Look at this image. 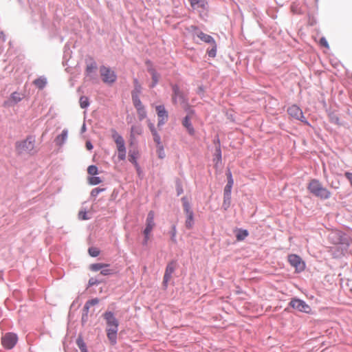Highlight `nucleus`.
<instances>
[{"label": "nucleus", "instance_id": "obj_6", "mask_svg": "<svg viewBox=\"0 0 352 352\" xmlns=\"http://www.w3.org/2000/svg\"><path fill=\"white\" fill-rule=\"evenodd\" d=\"M181 200L182 201L184 211L186 215L185 226L187 229L190 230L195 224L194 212L186 197L184 196L182 197Z\"/></svg>", "mask_w": 352, "mask_h": 352}, {"label": "nucleus", "instance_id": "obj_16", "mask_svg": "<svg viewBox=\"0 0 352 352\" xmlns=\"http://www.w3.org/2000/svg\"><path fill=\"white\" fill-rule=\"evenodd\" d=\"M227 176V184L224 187L223 190V196L231 197L232 188L234 184V179L232 177V175L230 169L226 172Z\"/></svg>", "mask_w": 352, "mask_h": 352}, {"label": "nucleus", "instance_id": "obj_13", "mask_svg": "<svg viewBox=\"0 0 352 352\" xmlns=\"http://www.w3.org/2000/svg\"><path fill=\"white\" fill-rule=\"evenodd\" d=\"M111 138L114 140L117 146L118 151L126 150L124 140L121 135L114 129L111 130Z\"/></svg>", "mask_w": 352, "mask_h": 352}, {"label": "nucleus", "instance_id": "obj_44", "mask_svg": "<svg viewBox=\"0 0 352 352\" xmlns=\"http://www.w3.org/2000/svg\"><path fill=\"white\" fill-rule=\"evenodd\" d=\"M87 173L90 175H97L98 174V168L96 165H90L87 168Z\"/></svg>", "mask_w": 352, "mask_h": 352}, {"label": "nucleus", "instance_id": "obj_2", "mask_svg": "<svg viewBox=\"0 0 352 352\" xmlns=\"http://www.w3.org/2000/svg\"><path fill=\"white\" fill-rule=\"evenodd\" d=\"M307 188L311 194L322 200L328 199L331 195V192L317 179H311Z\"/></svg>", "mask_w": 352, "mask_h": 352}, {"label": "nucleus", "instance_id": "obj_32", "mask_svg": "<svg viewBox=\"0 0 352 352\" xmlns=\"http://www.w3.org/2000/svg\"><path fill=\"white\" fill-rule=\"evenodd\" d=\"M76 343L78 347L79 348V349L80 350V351L87 349V344L85 342L81 335L78 336V337L77 338V339L76 340Z\"/></svg>", "mask_w": 352, "mask_h": 352}, {"label": "nucleus", "instance_id": "obj_22", "mask_svg": "<svg viewBox=\"0 0 352 352\" xmlns=\"http://www.w3.org/2000/svg\"><path fill=\"white\" fill-rule=\"evenodd\" d=\"M47 83V78L45 76H40L36 78L33 81V84L38 89H43L46 86Z\"/></svg>", "mask_w": 352, "mask_h": 352}, {"label": "nucleus", "instance_id": "obj_57", "mask_svg": "<svg viewBox=\"0 0 352 352\" xmlns=\"http://www.w3.org/2000/svg\"><path fill=\"white\" fill-rule=\"evenodd\" d=\"M213 143L216 146H221V142L218 135L214 137Z\"/></svg>", "mask_w": 352, "mask_h": 352}, {"label": "nucleus", "instance_id": "obj_34", "mask_svg": "<svg viewBox=\"0 0 352 352\" xmlns=\"http://www.w3.org/2000/svg\"><path fill=\"white\" fill-rule=\"evenodd\" d=\"M109 264H104V268H102L100 274L102 276H109L114 273L113 270L109 268Z\"/></svg>", "mask_w": 352, "mask_h": 352}, {"label": "nucleus", "instance_id": "obj_24", "mask_svg": "<svg viewBox=\"0 0 352 352\" xmlns=\"http://www.w3.org/2000/svg\"><path fill=\"white\" fill-rule=\"evenodd\" d=\"M249 235V232L246 229L239 228L236 230V239L238 241H243Z\"/></svg>", "mask_w": 352, "mask_h": 352}, {"label": "nucleus", "instance_id": "obj_8", "mask_svg": "<svg viewBox=\"0 0 352 352\" xmlns=\"http://www.w3.org/2000/svg\"><path fill=\"white\" fill-rule=\"evenodd\" d=\"M100 74L104 83L113 84L117 80V75L109 67L101 65L100 67Z\"/></svg>", "mask_w": 352, "mask_h": 352}, {"label": "nucleus", "instance_id": "obj_46", "mask_svg": "<svg viewBox=\"0 0 352 352\" xmlns=\"http://www.w3.org/2000/svg\"><path fill=\"white\" fill-rule=\"evenodd\" d=\"M329 119H330L331 123L336 124L338 126L342 125L340 118L336 115H334V114L330 115Z\"/></svg>", "mask_w": 352, "mask_h": 352}, {"label": "nucleus", "instance_id": "obj_14", "mask_svg": "<svg viewBox=\"0 0 352 352\" xmlns=\"http://www.w3.org/2000/svg\"><path fill=\"white\" fill-rule=\"evenodd\" d=\"M173 94L177 97L180 104L186 103L188 100V97L184 94V91L180 89L179 86L177 84L170 85Z\"/></svg>", "mask_w": 352, "mask_h": 352}, {"label": "nucleus", "instance_id": "obj_41", "mask_svg": "<svg viewBox=\"0 0 352 352\" xmlns=\"http://www.w3.org/2000/svg\"><path fill=\"white\" fill-rule=\"evenodd\" d=\"M103 282H104L103 279H99L97 278L91 277L89 280L88 287H92L94 285H98Z\"/></svg>", "mask_w": 352, "mask_h": 352}, {"label": "nucleus", "instance_id": "obj_1", "mask_svg": "<svg viewBox=\"0 0 352 352\" xmlns=\"http://www.w3.org/2000/svg\"><path fill=\"white\" fill-rule=\"evenodd\" d=\"M102 317L107 323V336L112 345L117 343V334L118 331L119 321L111 311H106Z\"/></svg>", "mask_w": 352, "mask_h": 352}, {"label": "nucleus", "instance_id": "obj_48", "mask_svg": "<svg viewBox=\"0 0 352 352\" xmlns=\"http://www.w3.org/2000/svg\"><path fill=\"white\" fill-rule=\"evenodd\" d=\"M142 85L134 87L131 91V96H140V94L142 93Z\"/></svg>", "mask_w": 352, "mask_h": 352}, {"label": "nucleus", "instance_id": "obj_15", "mask_svg": "<svg viewBox=\"0 0 352 352\" xmlns=\"http://www.w3.org/2000/svg\"><path fill=\"white\" fill-rule=\"evenodd\" d=\"M155 223L154 222V212L153 211H150L146 217V227L143 230V234H150L152 232Z\"/></svg>", "mask_w": 352, "mask_h": 352}, {"label": "nucleus", "instance_id": "obj_40", "mask_svg": "<svg viewBox=\"0 0 352 352\" xmlns=\"http://www.w3.org/2000/svg\"><path fill=\"white\" fill-rule=\"evenodd\" d=\"M136 110H137L138 118L140 121L143 120L144 118H146L147 113H146V111L144 107H142V108H139L138 109H136Z\"/></svg>", "mask_w": 352, "mask_h": 352}, {"label": "nucleus", "instance_id": "obj_45", "mask_svg": "<svg viewBox=\"0 0 352 352\" xmlns=\"http://www.w3.org/2000/svg\"><path fill=\"white\" fill-rule=\"evenodd\" d=\"M105 190L104 188H95L91 190L90 195L91 197H96L100 192H104Z\"/></svg>", "mask_w": 352, "mask_h": 352}, {"label": "nucleus", "instance_id": "obj_53", "mask_svg": "<svg viewBox=\"0 0 352 352\" xmlns=\"http://www.w3.org/2000/svg\"><path fill=\"white\" fill-rule=\"evenodd\" d=\"M118 157L120 160H124L126 158V150L118 151Z\"/></svg>", "mask_w": 352, "mask_h": 352}, {"label": "nucleus", "instance_id": "obj_9", "mask_svg": "<svg viewBox=\"0 0 352 352\" xmlns=\"http://www.w3.org/2000/svg\"><path fill=\"white\" fill-rule=\"evenodd\" d=\"M287 113L292 118L297 120H299L307 126H311V124L307 121L304 116L302 109L296 104H292L288 107Z\"/></svg>", "mask_w": 352, "mask_h": 352}, {"label": "nucleus", "instance_id": "obj_33", "mask_svg": "<svg viewBox=\"0 0 352 352\" xmlns=\"http://www.w3.org/2000/svg\"><path fill=\"white\" fill-rule=\"evenodd\" d=\"M170 236V240L173 243H177V241L176 239V234H177V228L175 224H173L171 226L170 230L169 232Z\"/></svg>", "mask_w": 352, "mask_h": 352}, {"label": "nucleus", "instance_id": "obj_35", "mask_svg": "<svg viewBox=\"0 0 352 352\" xmlns=\"http://www.w3.org/2000/svg\"><path fill=\"white\" fill-rule=\"evenodd\" d=\"M133 104L136 109L139 108L144 107V106L142 104L140 96H131Z\"/></svg>", "mask_w": 352, "mask_h": 352}, {"label": "nucleus", "instance_id": "obj_29", "mask_svg": "<svg viewBox=\"0 0 352 352\" xmlns=\"http://www.w3.org/2000/svg\"><path fill=\"white\" fill-rule=\"evenodd\" d=\"M181 105H182L184 110L190 117L195 114V111L189 104L188 100L186 101V103H182Z\"/></svg>", "mask_w": 352, "mask_h": 352}, {"label": "nucleus", "instance_id": "obj_23", "mask_svg": "<svg viewBox=\"0 0 352 352\" xmlns=\"http://www.w3.org/2000/svg\"><path fill=\"white\" fill-rule=\"evenodd\" d=\"M155 110L158 116V118H168V111H166L164 105L160 104L155 107Z\"/></svg>", "mask_w": 352, "mask_h": 352}, {"label": "nucleus", "instance_id": "obj_5", "mask_svg": "<svg viewBox=\"0 0 352 352\" xmlns=\"http://www.w3.org/2000/svg\"><path fill=\"white\" fill-rule=\"evenodd\" d=\"M31 16L34 22L41 21L43 28L49 23L43 3H30Z\"/></svg>", "mask_w": 352, "mask_h": 352}, {"label": "nucleus", "instance_id": "obj_18", "mask_svg": "<svg viewBox=\"0 0 352 352\" xmlns=\"http://www.w3.org/2000/svg\"><path fill=\"white\" fill-rule=\"evenodd\" d=\"M177 267V260L173 259L169 261L166 267L164 274L168 277H172L173 273L175 272L176 267Z\"/></svg>", "mask_w": 352, "mask_h": 352}, {"label": "nucleus", "instance_id": "obj_60", "mask_svg": "<svg viewBox=\"0 0 352 352\" xmlns=\"http://www.w3.org/2000/svg\"><path fill=\"white\" fill-rule=\"evenodd\" d=\"M144 234V239L142 241V245H146L148 243V241L149 240L150 234Z\"/></svg>", "mask_w": 352, "mask_h": 352}, {"label": "nucleus", "instance_id": "obj_52", "mask_svg": "<svg viewBox=\"0 0 352 352\" xmlns=\"http://www.w3.org/2000/svg\"><path fill=\"white\" fill-rule=\"evenodd\" d=\"M99 302V299L98 298H94L91 300H88L85 303L88 304L89 307L97 305Z\"/></svg>", "mask_w": 352, "mask_h": 352}, {"label": "nucleus", "instance_id": "obj_39", "mask_svg": "<svg viewBox=\"0 0 352 352\" xmlns=\"http://www.w3.org/2000/svg\"><path fill=\"white\" fill-rule=\"evenodd\" d=\"M175 188L177 191V195L179 196L184 192L183 186L181 180L179 179H177L175 180Z\"/></svg>", "mask_w": 352, "mask_h": 352}, {"label": "nucleus", "instance_id": "obj_37", "mask_svg": "<svg viewBox=\"0 0 352 352\" xmlns=\"http://www.w3.org/2000/svg\"><path fill=\"white\" fill-rule=\"evenodd\" d=\"M105 263H96L90 265L89 270L92 272H98L99 270L101 271L102 268H104Z\"/></svg>", "mask_w": 352, "mask_h": 352}, {"label": "nucleus", "instance_id": "obj_21", "mask_svg": "<svg viewBox=\"0 0 352 352\" xmlns=\"http://www.w3.org/2000/svg\"><path fill=\"white\" fill-rule=\"evenodd\" d=\"M190 3V6L192 9L195 10L199 8H202L203 10H206L208 2L206 0H189Z\"/></svg>", "mask_w": 352, "mask_h": 352}, {"label": "nucleus", "instance_id": "obj_4", "mask_svg": "<svg viewBox=\"0 0 352 352\" xmlns=\"http://www.w3.org/2000/svg\"><path fill=\"white\" fill-rule=\"evenodd\" d=\"M36 138L35 136L29 135L25 140L16 141L15 142V150L17 154L21 155L27 153L30 155L34 154Z\"/></svg>", "mask_w": 352, "mask_h": 352}, {"label": "nucleus", "instance_id": "obj_59", "mask_svg": "<svg viewBox=\"0 0 352 352\" xmlns=\"http://www.w3.org/2000/svg\"><path fill=\"white\" fill-rule=\"evenodd\" d=\"M145 65H146V67H147V68H146V69H147V72H148V69H149V68H151H151H155V67H153V65L152 61H151V60H149V59L146 60V61H145Z\"/></svg>", "mask_w": 352, "mask_h": 352}, {"label": "nucleus", "instance_id": "obj_3", "mask_svg": "<svg viewBox=\"0 0 352 352\" xmlns=\"http://www.w3.org/2000/svg\"><path fill=\"white\" fill-rule=\"evenodd\" d=\"M330 239L333 244L338 245L340 249V254H344L347 252L351 241L350 236L341 231L333 232L330 236Z\"/></svg>", "mask_w": 352, "mask_h": 352}, {"label": "nucleus", "instance_id": "obj_17", "mask_svg": "<svg viewBox=\"0 0 352 352\" xmlns=\"http://www.w3.org/2000/svg\"><path fill=\"white\" fill-rule=\"evenodd\" d=\"M182 124L184 128H186L188 133L190 135H194L195 130L191 122V117L189 115L184 116L182 120Z\"/></svg>", "mask_w": 352, "mask_h": 352}, {"label": "nucleus", "instance_id": "obj_30", "mask_svg": "<svg viewBox=\"0 0 352 352\" xmlns=\"http://www.w3.org/2000/svg\"><path fill=\"white\" fill-rule=\"evenodd\" d=\"M97 69V63L93 60L87 65L85 72L87 76H90Z\"/></svg>", "mask_w": 352, "mask_h": 352}, {"label": "nucleus", "instance_id": "obj_10", "mask_svg": "<svg viewBox=\"0 0 352 352\" xmlns=\"http://www.w3.org/2000/svg\"><path fill=\"white\" fill-rule=\"evenodd\" d=\"M188 30L192 33V36H197L201 41L206 43L214 44V42H216L212 36L205 34L196 25H190Z\"/></svg>", "mask_w": 352, "mask_h": 352}, {"label": "nucleus", "instance_id": "obj_56", "mask_svg": "<svg viewBox=\"0 0 352 352\" xmlns=\"http://www.w3.org/2000/svg\"><path fill=\"white\" fill-rule=\"evenodd\" d=\"M148 129L151 131V134H153V133L157 132V130H156V129L155 127V125L152 122H148Z\"/></svg>", "mask_w": 352, "mask_h": 352}, {"label": "nucleus", "instance_id": "obj_51", "mask_svg": "<svg viewBox=\"0 0 352 352\" xmlns=\"http://www.w3.org/2000/svg\"><path fill=\"white\" fill-rule=\"evenodd\" d=\"M319 44L322 47H324L327 49L329 48L328 41H327V39L324 37L320 38V39L319 41Z\"/></svg>", "mask_w": 352, "mask_h": 352}, {"label": "nucleus", "instance_id": "obj_12", "mask_svg": "<svg viewBox=\"0 0 352 352\" xmlns=\"http://www.w3.org/2000/svg\"><path fill=\"white\" fill-rule=\"evenodd\" d=\"M18 341V336L15 333H6L1 338L2 344L7 349H12Z\"/></svg>", "mask_w": 352, "mask_h": 352}, {"label": "nucleus", "instance_id": "obj_27", "mask_svg": "<svg viewBox=\"0 0 352 352\" xmlns=\"http://www.w3.org/2000/svg\"><path fill=\"white\" fill-rule=\"evenodd\" d=\"M213 161L215 162L216 164L221 163L222 161V153L221 146H216L215 151L214 153Z\"/></svg>", "mask_w": 352, "mask_h": 352}, {"label": "nucleus", "instance_id": "obj_55", "mask_svg": "<svg viewBox=\"0 0 352 352\" xmlns=\"http://www.w3.org/2000/svg\"><path fill=\"white\" fill-rule=\"evenodd\" d=\"M88 319H89L88 314H82V317H81V324H82V326H85V325L86 324V323L87 322Z\"/></svg>", "mask_w": 352, "mask_h": 352}, {"label": "nucleus", "instance_id": "obj_50", "mask_svg": "<svg viewBox=\"0 0 352 352\" xmlns=\"http://www.w3.org/2000/svg\"><path fill=\"white\" fill-rule=\"evenodd\" d=\"M152 135L153 137V141L156 143L157 146H160V144H162V142H161L160 135H159L157 131L155 132V133H153L152 134Z\"/></svg>", "mask_w": 352, "mask_h": 352}, {"label": "nucleus", "instance_id": "obj_47", "mask_svg": "<svg viewBox=\"0 0 352 352\" xmlns=\"http://www.w3.org/2000/svg\"><path fill=\"white\" fill-rule=\"evenodd\" d=\"M157 152L160 159H164L166 156L163 144L157 146Z\"/></svg>", "mask_w": 352, "mask_h": 352}, {"label": "nucleus", "instance_id": "obj_54", "mask_svg": "<svg viewBox=\"0 0 352 352\" xmlns=\"http://www.w3.org/2000/svg\"><path fill=\"white\" fill-rule=\"evenodd\" d=\"M170 278H171L170 277L164 275L162 286L164 289H166L168 287V282L170 280Z\"/></svg>", "mask_w": 352, "mask_h": 352}, {"label": "nucleus", "instance_id": "obj_19", "mask_svg": "<svg viewBox=\"0 0 352 352\" xmlns=\"http://www.w3.org/2000/svg\"><path fill=\"white\" fill-rule=\"evenodd\" d=\"M68 136V130L65 129L61 133L57 135L54 140V142L57 146H62L66 142Z\"/></svg>", "mask_w": 352, "mask_h": 352}, {"label": "nucleus", "instance_id": "obj_62", "mask_svg": "<svg viewBox=\"0 0 352 352\" xmlns=\"http://www.w3.org/2000/svg\"><path fill=\"white\" fill-rule=\"evenodd\" d=\"M85 146H86V148L88 150V151H91L94 148V146L92 144V143L91 142V141L89 140H87L85 143Z\"/></svg>", "mask_w": 352, "mask_h": 352}, {"label": "nucleus", "instance_id": "obj_38", "mask_svg": "<svg viewBox=\"0 0 352 352\" xmlns=\"http://www.w3.org/2000/svg\"><path fill=\"white\" fill-rule=\"evenodd\" d=\"M210 45H212V48L207 50V54L210 58H214L217 56V45L216 42H214V44Z\"/></svg>", "mask_w": 352, "mask_h": 352}, {"label": "nucleus", "instance_id": "obj_11", "mask_svg": "<svg viewBox=\"0 0 352 352\" xmlns=\"http://www.w3.org/2000/svg\"><path fill=\"white\" fill-rule=\"evenodd\" d=\"M288 262L292 267H295L297 272H301L305 269V263L302 261L301 257L297 254H289L288 256Z\"/></svg>", "mask_w": 352, "mask_h": 352}, {"label": "nucleus", "instance_id": "obj_42", "mask_svg": "<svg viewBox=\"0 0 352 352\" xmlns=\"http://www.w3.org/2000/svg\"><path fill=\"white\" fill-rule=\"evenodd\" d=\"M230 204H231V197L223 196V204H222V208L224 210H227L230 208Z\"/></svg>", "mask_w": 352, "mask_h": 352}, {"label": "nucleus", "instance_id": "obj_36", "mask_svg": "<svg viewBox=\"0 0 352 352\" xmlns=\"http://www.w3.org/2000/svg\"><path fill=\"white\" fill-rule=\"evenodd\" d=\"M89 184L92 186H96L102 182V179L100 177H98L96 175L89 177L88 179Z\"/></svg>", "mask_w": 352, "mask_h": 352}, {"label": "nucleus", "instance_id": "obj_25", "mask_svg": "<svg viewBox=\"0 0 352 352\" xmlns=\"http://www.w3.org/2000/svg\"><path fill=\"white\" fill-rule=\"evenodd\" d=\"M138 155H139V153L137 150H135V149L129 150V155H128L129 161L133 165L138 163V160H137Z\"/></svg>", "mask_w": 352, "mask_h": 352}, {"label": "nucleus", "instance_id": "obj_58", "mask_svg": "<svg viewBox=\"0 0 352 352\" xmlns=\"http://www.w3.org/2000/svg\"><path fill=\"white\" fill-rule=\"evenodd\" d=\"M168 120L166 118H158L157 126L160 127L164 125L165 122Z\"/></svg>", "mask_w": 352, "mask_h": 352}, {"label": "nucleus", "instance_id": "obj_63", "mask_svg": "<svg viewBox=\"0 0 352 352\" xmlns=\"http://www.w3.org/2000/svg\"><path fill=\"white\" fill-rule=\"evenodd\" d=\"M79 217L83 220H87L89 219V217L87 215L86 212H79Z\"/></svg>", "mask_w": 352, "mask_h": 352}, {"label": "nucleus", "instance_id": "obj_64", "mask_svg": "<svg viewBox=\"0 0 352 352\" xmlns=\"http://www.w3.org/2000/svg\"><path fill=\"white\" fill-rule=\"evenodd\" d=\"M89 308H90V307L88 305V304L85 303L84 307H83V308H82V314H89Z\"/></svg>", "mask_w": 352, "mask_h": 352}, {"label": "nucleus", "instance_id": "obj_43", "mask_svg": "<svg viewBox=\"0 0 352 352\" xmlns=\"http://www.w3.org/2000/svg\"><path fill=\"white\" fill-rule=\"evenodd\" d=\"M88 253L91 257H96L100 254V251L98 248L90 247L88 249Z\"/></svg>", "mask_w": 352, "mask_h": 352}, {"label": "nucleus", "instance_id": "obj_49", "mask_svg": "<svg viewBox=\"0 0 352 352\" xmlns=\"http://www.w3.org/2000/svg\"><path fill=\"white\" fill-rule=\"evenodd\" d=\"M11 98L15 103H18L22 100V98L20 96V94L16 91L11 94Z\"/></svg>", "mask_w": 352, "mask_h": 352}, {"label": "nucleus", "instance_id": "obj_20", "mask_svg": "<svg viewBox=\"0 0 352 352\" xmlns=\"http://www.w3.org/2000/svg\"><path fill=\"white\" fill-rule=\"evenodd\" d=\"M143 132L142 127L140 124L139 125H133L131 128L130 133V144L132 145L133 144V140H135V135H141Z\"/></svg>", "mask_w": 352, "mask_h": 352}, {"label": "nucleus", "instance_id": "obj_26", "mask_svg": "<svg viewBox=\"0 0 352 352\" xmlns=\"http://www.w3.org/2000/svg\"><path fill=\"white\" fill-rule=\"evenodd\" d=\"M72 56V51L69 45L66 44L64 46V52H63V63L65 65H67V62L69 60V58Z\"/></svg>", "mask_w": 352, "mask_h": 352}, {"label": "nucleus", "instance_id": "obj_61", "mask_svg": "<svg viewBox=\"0 0 352 352\" xmlns=\"http://www.w3.org/2000/svg\"><path fill=\"white\" fill-rule=\"evenodd\" d=\"M344 175H345L346 178L349 181V182L351 183V184L352 186V173L346 172L344 173Z\"/></svg>", "mask_w": 352, "mask_h": 352}, {"label": "nucleus", "instance_id": "obj_7", "mask_svg": "<svg viewBox=\"0 0 352 352\" xmlns=\"http://www.w3.org/2000/svg\"><path fill=\"white\" fill-rule=\"evenodd\" d=\"M289 307L300 312L308 314H311L312 311L311 307L305 300L296 297L291 299L289 302Z\"/></svg>", "mask_w": 352, "mask_h": 352}, {"label": "nucleus", "instance_id": "obj_31", "mask_svg": "<svg viewBox=\"0 0 352 352\" xmlns=\"http://www.w3.org/2000/svg\"><path fill=\"white\" fill-rule=\"evenodd\" d=\"M79 103L80 108L87 109L90 104L89 99L87 96H82L80 98Z\"/></svg>", "mask_w": 352, "mask_h": 352}, {"label": "nucleus", "instance_id": "obj_28", "mask_svg": "<svg viewBox=\"0 0 352 352\" xmlns=\"http://www.w3.org/2000/svg\"><path fill=\"white\" fill-rule=\"evenodd\" d=\"M148 73L151 76L152 80L155 82H159L160 74L156 71L155 68H149Z\"/></svg>", "mask_w": 352, "mask_h": 352}]
</instances>
